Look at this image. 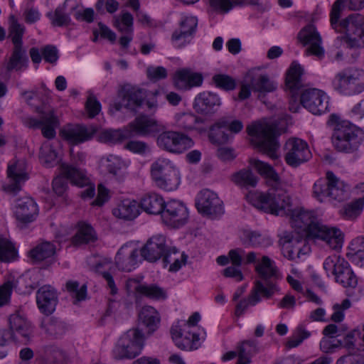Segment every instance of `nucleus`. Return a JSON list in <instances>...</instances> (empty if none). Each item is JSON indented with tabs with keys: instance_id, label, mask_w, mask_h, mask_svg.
Wrapping results in <instances>:
<instances>
[{
	"instance_id": "f257e3e1",
	"label": "nucleus",
	"mask_w": 364,
	"mask_h": 364,
	"mask_svg": "<svg viewBox=\"0 0 364 364\" xmlns=\"http://www.w3.org/2000/svg\"><path fill=\"white\" fill-rule=\"evenodd\" d=\"M291 218L295 225L305 231L306 235L324 241L331 249L342 247L343 236L341 231L335 227H328L320 223L314 213L304 209L291 210Z\"/></svg>"
},
{
	"instance_id": "f03ea898",
	"label": "nucleus",
	"mask_w": 364,
	"mask_h": 364,
	"mask_svg": "<svg viewBox=\"0 0 364 364\" xmlns=\"http://www.w3.org/2000/svg\"><path fill=\"white\" fill-rule=\"evenodd\" d=\"M343 0H336L331 11V24L336 32L343 33V42L350 48H364V16L352 14L339 21Z\"/></svg>"
},
{
	"instance_id": "7ed1b4c3",
	"label": "nucleus",
	"mask_w": 364,
	"mask_h": 364,
	"mask_svg": "<svg viewBox=\"0 0 364 364\" xmlns=\"http://www.w3.org/2000/svg\"><path fill=\"white\" fill-rule=\"evenodd\" d=\"M328 123L335 125L331 141L336 151L353 154L359 149L363 138L355 126L346 121L340 122L339 117L336 114L330 116Z\"/></svg>"
},
{
	"instance_id": "20e7f679",
	"label": "nucleus",
	"mask_w": 364,
	"mask_h": 364,
	"mask_svg": "<svg viewBox=\"0 0 364 364\" xmlns=\"http://www.w3.org/2000/svg\"><path fill=\"white\" fill-rule=\"evenodd\" d=\"M277 127L267 120H259L247 127L251 143L272 159L278 158L279 144L277 139Z\"/></svg>"
},
{
	"instance_id": "39448f33",
	"label": "nucleus",
	"mask_w": 364,
	"mask_h": 364,
	"mask_svg": "<svg viewBox=\"0 0 364 364\" xmlns=\"http://www.w3.org/2000/svg\"><path fill=\"white\" fill-rule=\"evenodd\" d=\"M255 271L260 279L256 280L250 294L253 304L260 301V294L264 298H270L276 290L275 280L278 278V269L274 262L267 256H263L261 262L255 266Z\"/></svg>"
},
{
	"instance_id": "423d86ee",
	"label": "nucleus",
	"mask_w": 364,
	"mask_h": 364,
	"mask_svg": "<svg viewBox=\"0 0 364 364\" xmlns=\"http://www.w3.org/2000/svg\"><path fill=\"white\" fill-rule=\"evenodd\" d=\"M247 198L256 208L267 213L278 215L291 211L290 197L282 189H272L267 193L250 192Z\"/></svg>"
},
{
	"instance_id": "0eeeda50",
	"label": "nucleus",
	"mask_w": 364,
	"mask_h": 364,
	"mask_svg": "<svg viewBox=\"0 0 364 364\" xmlns=\"http://www.w3.org/2000/svg\"><path fill=\"white\" fill-rule=\"evenodd\" d=\"M277 88V84L267 73L259 68H255L246 73L238 97L242 100H246L250 97L252 91L257 92L260 99Z\"/></svg>"
},
{
	"instance_id": "6e6552de",
	"label": "nucleus",
	"mask_w": 364,
	"mask_h": 364,
	"mask_svg": "<svg viewBox=\"0 0 364 364\" xmlns=\"http://www.w3.org/2000/svg\"><path fill=\"white\" fill-rule=\"evenodd\" d=\"M151 173L156 186L166 191L176 190L180 183L179 172L166 159H158L151 166Z\"/></svg>"
},
{
	"instance_id": "1a4fd4ad",
	"label": "nucleus",
	"mask_w": 364,
	"mask_h": 364,
	"mask_svg": "<svg viewBox=\"0 0 364 364\" xmlns=\"http://www.w3.org/2000/svg\"><path fill=\"white\" fill-rule=\"evenodd\" d=\"M144 346V333L138 328L128 330L118 340L113 350L116 359H133L139 355Z\"/></svg>"
},
{
	"instance_id": "9d476101",
	"label": "nucleus",
	"mask_w": 364,
	"mask_h": 364,
	"mask_svg": "<svg viewBox=\"0 0 364 364\" xmlns=\"http://www.w3.org/2000/svg\"><path fill=\"white\" fill-rule=\"evenodd\" d=\"M332 85L343 95L359 94L364 90V70L348 69L339 72L333 80Z\"/></svg>"
},
{
	"instance_id": "9b49d317",
	"label": "nucleus",
	"mask_w": 364,
	"mask_h": 364,
	"mask_svg": "<svg viewBox=\"0 0 364 364\" xmlns=\"http://www.w3.org/2000/svg\"><path fill=\"white\" fill-rule=\"evenodd\" d=\"M140 252L142 257L150 262H156L162 258L164 266L171 263V255L178 253L175 247L167 245L166 237L161 235L149 238Z\"/></svg>"
},
{
	"instance_id": "f8f14e48",
	"label": "nucleus",
	"mask_w": 364,
	"mask_h": 364,
	"mask_svg": "<svg viewBox=\"0 0 364 364\" xmlns=\"http://www.w3.org/2000/svg\"><path fill=\"white\" fill-rule=\"evenodd\" d=\"M156 144L161 149L175 154H182L194 145L193 139L187 134L171 130L160 133L157 136Z\"/></svg>"
},
{
	"instance_id": "ddd939ff",
	"label": "nucleus",
	"mask_w": 364,
	"mask_h": 364,
	"mask_svg": "<svg viewBox=\"0 0 364 364\" xmlns=\"http://www.w3.org/2000/svg\"><path fill=\"white\" fill-rule=\"evenodd\" d=\"M61 176L53 180V190L58 196H62L67 189L66 179L79 187H84L89 183L90 179L85 172L72 165L62 164L60 166Z\"/></svg>"
},
{
	"instance_id": "4468645a",
	"label": "nucleus",
	"mask_w": 364,
	"mask_h": 364,
	"mask_svg": "<svg viewBox=\"0 0 364 364\" xmlns=\"http://www.w3.org/2000/svg\"><path fill=\"white\" fill-rule=\"evenodd\" d=\"M333 267V274L336 282L344 288L354 289L358 284V278L350 268L348 262L339 257H328L324 263L323 268L330 270Z\"/></svg>"
},
{
	"instance_id": "2eb2a0df",
	"label": "nucleus",
	"mask_w": 364,
	"mask_h": 364,
	"mask_svg": "<svg viewBox=\"0 0 364 364\" xmlns=\"http://www.w3.org/2000/svg\"><path fill=\"white\" fill-rule=\"evenodd\" d=\"M303 74V68L296 63H292L287 72L285 84L291 93L289 109L292 112H297L300 109L301 102H298V92L304 86Z\"/></svg>"
},
{
	"instance_id": "dca6fc26",
	"label": "nucleus",
	"mask_w": 364,
	"mask_h": 364,
	"mask_svg": "<svg viewBox=\"0 0 364 364\" xmlns=\"http://www.w3.org/2000/svg\"><path fill=\"white\" fill-rule=\"evenodd\" d=\"M196 206L199 213L211 218H216L224 213L223 201L209 189L202 190L198 194Z\"/></svg>"
},
{
	"instance_id": "f3484780",
	"label": "nucleus",
	"mask_w": 364,
	"mask_h": 364,
	"mask_svg": "<svg viewBox=\"0 0 364 364\" xmlns=\"http://www.w3.org/2000/svg\"><path fill=\"white\" fill-rule=\"evenodd\" d=\"M37 112L41 114L39 119L26 117L23 119V124L28 128H41L42 134L45 138L53 139L56 134L55 128L58 125V120L54 114V112L53 110L43 112L38 109H37Z\"/></svg>"
},
{
	"instance_id": "a211bd4d",
	"label": "nucleus",
	"mask_w": 364,
	"mask_h": 364,
	"mask_svg": "<svg viewBox=\"0 0 364 364\" xmlns=\"http://www.w3.org/2000/svg\"><path fill=\"white\" fill-rule=\"evenodd\" d=\"M285 161L291 167H297L311 157L306 141L298 138L289 139L285 144Z\"/></svg>"
},
{
	"instance_id": "6ab92c4d",
	"label": "nucleus",
	"mask_w": 364,
	"mask_h": 364,
	"mask_svg": "<svg viewBox=\"0 0 364 364\" xmlns=\"http://www.w3.org/2000/svg\"><path fill=\"white\" fill-rule=\"evenodd\" d=\"M188 218V211L183 203L171 200L166 203L161 220L166 225L179 228L185 225Z\"/></svg>"
},
{
	"instance_id": "aec40b11",
	"label": "nucleus",
	"mask_w": 364,
	"mask_h": 364,
	"mask_svg": "<svg viewBox=\"0 0 364 364\" xmlns=\"http://www.w3.org/2000/svg\"><path fill=\"white\" fill-rule=\"evenodd\" d=\"M299 99L301 105L314 114H321L328 109V97L322 90L306 89Z\"/></svg>"
},
{
	"instance_id": "412c9836",
	"label": "nucleus",
	"mask_w": 364,
	"mask_h": 364,
	"mask_svg": "<svg viewBox=\"0 0 364 364\" xmlns=\"http://www.w3.org/2000/svg\"><path fill=\"white\" fill-rule=\"evenodd\" d=\"M9 331L6 335L15 342L26 343L32 333L31 325L27 319L18 313L14 314L9 318Z\"/></svg>"
},
{
	"instance_id": "4be33fe9",
	"label": "nucleus",
	"mask_w": 364,
	"mask_h": 364,
	"mask_svg": "<svg viewBox=\"0 0 364 364\" xmlns=\"http://www.w3.org/2000/svg\"><path fill=\"white\" fill-rule=\"evenodd\" d=\"M97 131V127L92 125L74 124L64 127L60 134L70 144L77 145L91 139Z\"/></svg>"
},
{
	"instance_id": "5701e85b",
	"label": "nucleus",
	"mask_w": 364,
	"mask_h": 364,
	"mask_svg": "<svg viewBox=\"0 0 364 364\" xmlns=\"http://www.w3.org/2000/svg\"><path fill=\"white\" fill-rule=\"evenodd\" d=\"M298 39L304 46H308L306 50L309 55H314L318 58L323 56L324 50L321 46V38L313 25L304 27L298 34Z\"/></svg>"
},
{
	"instance_id": "b1692460",
	"label": "nucleus",
	"mask_w": 364,
	"mask_h": 364,
	"mask_svg": "<svg viewBox=\"0 0 364 364\" xmlns=\"http://www.w3.org/2000/svg\"><path fill=\"white\" fill-rule=\"evenodd\" d=\"M198 20L193 16L184 17L179 23V28L173 31L171 41L177 48H182L189 43L190 38L196 32Z\"/></svg>"
},
{
	"instance_id": "393cba45",
	"label": "nucleus",
	"mask_w": 364,
	"mask_h": 364,
	"mask_svg": "<svg viewBox=\"0 0 364 364\" xmlns=\"http://www.w3.org/2000/svg\"><path fill=\"white\" fill-rule=\"evenodd\" d=\"M58 302V292L50 285H43L36 291V303L41 313L51 314Z\"/></svg>"
},
{
	"instance_id": "a878e982",
	"label": "nucleus",
	"mask_w": 364,
	"mask_h": 364,
	"mask_svg": "<svg viewBox=\"0 0 364 364\" xmlns=\"http://www.w3.org/2000/svg\"><path fill=\"white\" fill-rule=\"evenodd\" d=\"M9 183L4 186L3 189L5 192L16 195L21 190L22 185L28 178L24 165L22 162L17 161L8 166L7 170Z\"/></svg>"
},
{
	"instance_id": "bb28decb",
	"label": "nucleus",
	"mask_w": 364,
	"mask_h": 364,
	"mask_svg": "<svg viewBox=\"0 0 364 364\" xmlns=\"http://www.w3.org/2000/svg\"><path fill=\"white\" fill-rule=\"evenodd\" d=\"M282 245L283 255L290 260L299 257L304 249L308 248L306 245V240L298 233L294 235H287L283 237Z\"/></svg>"
},
{
	"instance_id": "cd10ccee",
	"label": "nucleus",
	"mask_w": 364,
	"mask_h": 364,
	"mask_svg": "<svg viewBox=\"0 0 364 364\" xmlns=\"http://www.w3.org/2000/svg\"><path fill=\"white\" fill-rule=\"evenodd\" d=\"M38 213L36 202L30 197L17 200L15 214L18 220L23 223L33 222Z\"/></svg>"
},
{
	"instance_id": "c85d7f7f",
	"label": "nucleus",
	"mask_w": 364,
	"mask_h": 364,
	"mask_svg": "<svg viewBox=\"0 0 364 364\" xmlns=\"http://www.w3.org/2000/svg\"><path fill=\"white\" fill-rule=\"evenodd\" d=\"M220 105V99L218 95L210 92H203L195 98L194 108L198 113L208 114L215 112Z\"/></svg>"
},
{
	"instance_id": "c756f323",
	"label": "nucleus",
	"mask_w": 364,
	"mask_h": 364,
	"mask_svg": "<svg viewBox=\"0 0 364 364\" xmlns=\"http://www.w3.org/2000/svg\"><path fill=\"white\" fill-rule=\"evenodd\" d=\"M122 92L124 107L132 111H136V108L141 107L146 97V90L136 86L124 85Z\"/></svg>"
},
{
	"instance_id": "7c9ffc66",
	"label": "nucleus",
	"mask_w": 364,
	"mask_h": 364,
	"mask_svg": "<svg viewBox=\"0 0 364 364\" xmlns=\"http://www.w3.org/2000/svg\"><path fill=\"white\" fill-rule=\"evenodd\" d=\"M138 250L130 246H122L117 253L115 263L119 269L124 272L132 271L136 264Z\"/></svg>"
},
{
	"instance_id": "2f4dec72",
	"label": "nucleus",
	"mask_w": 364,
	"mask_h": 364,
	"mask_svg": "<svg viewBox=\"0 0 364 364\" xmlns=\"http://www.w3.org/2000/svg\"><path fill=\"white\" fill-rule=\"evenodd\" d=\"M171 333L176 346L183 350H196L200 346L198 334L188 333L183 336L177 326L171 328Z\"/></svg>"
},
{
	"instance_id": "473e14b6",
	"label": "nucleus",
	"mask_w": 364,
	"mask_h": 364,
	"mask_svg": "<svg viewBox=\"0 0 364 364\" xmlns=\"http://www.w3.org/2000/svg\"><path fill=\"white\" fill-rule=\"evenodd\" d=\"M203 81V75L193 72L191 69H181L175 73V84L178 87L191 89L201 85Z\"/></svg>"
},
{
	"instance_id": "72a5a7b5",
	"label": "nucleus",
	"mask_w": 364,
	"mask_h": 364,
	"mask_svg": "<svg viewBox=\"0 0 364 364\" xmlns=\"http://www.w3.org/2000/svg\"><path fill=\"white\" fill-rule=\"evenodd\" d=\"M128 127V130L132 131V137L134 134L146 136L158 130L156 121L145 115L136 117L129 124Z\"/></svg>"
},
{
	"instance_id": "f704fd0d",
	"label": "nucleus",
	"mask_w": 364,
	"mask_h": 364,
	"mask_svg": "<svg viewBox=\"0 0 364 364\" xmlns=\"http://www.w3.org/2000/svg\"><path fill=\"white\" fill-rule=\"evenodd\" d=\"M97 240V235L94 228L88 223L79 222L77 231L71 239L74 246L79 247L93 243Z\"/></svg>"
},
{
	"instance_id": "c9c22d12",
	"label": "nucleus",
	"mask_w": 364,
	"mask_h": 364,
	"mask_svg": "<svg viewBox=\"0 0 364 364\" xmlns=\"http://www.w3.org/2000/svg\"><path fill=\"white\" fill-rule=\"evenodd\" d=\"M28 58L23 46H14L11 55L6 64L8 72L21 71L28 67Z\"/></svg>"
},
{
	"instance_id": "e433bc0d",
	"label": "nucleus",
	"mask_w": 364,
	"mask_h": 364,
	"mask_svg": "<svg viewBox=\"0 0 364 364\" xmlns=\"http://www.w3.org/2000/svg\"><path fill=\"white\" fill-rule=\"evenodd\" d=\"M139 321L140 324L148 328L149 333H151L158 328L160 323V316L154 307L145 306L139 313Z\"/></svg>"
},
{
	"instance_id": "4c0bfd02",
	"label": "nucleus",
	"mask_w": 364,
	"mask_h": 364,
	"mask_svg": "<svg viewBox=\"0 0 364 364\" xmlns=\"http://www.w3.org/2000/svg\"><path fill=\"white\" fill-rule=\"evenodd\" d=\"M166 203L162 197L156 193L144 196L140 201V207L149 214H162Z\"/></svg>"
},
{
	"instance_id": "58836bf2",
	"label": "nucleus",
	"mask_w": 364,
	"mask_h": 364,
	"mask_svg": "<svg viewBox=\"0 0 364 364\" xmlns=\"http://www.w3.org/2000/svg\"><path fill=\"white\" fill-rule=\"evenodd\" d=\"M326 179L329 181L330 198L338 201L344 200L349 189L348 186L340 181L332 171H327Z\"/></svg>"
},
{
	"instance_id": "ea45409f",
	"label": "nucleus",
	"mask_w": 364,
	"mask_h": 364,
	"mask_svg": "<svg viewBox=\"0 0 364 364\" xmlns=\"http://www.w3.org/2000/svg\"><path fill=\"white\" fill-rule=\"evenodd\" d=\"M112 213L117 218L131 220L139 215V204L136 200L125 199L113 209Z\"/></svg>"
},
{
	"instance_id": "a19ab883",
	"label": "nucleus",
	"mask_w": 364,
	"mask_h": 364,
	"mask_svg": "<svg viewBox=\"0 0 364 364\" xmlns=\"http://www.w3.org/2000/svg\"><path fill=\"white\" fill-rule=\"evenodd\" d=\"M56 251L55 245L50 242H42L30 250L29 256L36 262H41L53 257Z\"/></svg>"
},
{
	"instance_id": "79ce46f5",
	"label": "nucleus",
	"mask_w": 364,
	"mask_h": 364,
	"mask_svg": "<svg viewBox=\"0 0 364 364\" xmlns=\"http://www.w3.org/2000/svg\"><path fill=\"white\" fill-rule=\"evenodd\" d=\"M41 327L44 328L48 336L53 338H60L67 330L65 323L55 317H50L43 321L41 323Z\"/></svg>"
},
{
	"instance_id": "37998d69",
	"label": "nucleus",
	"mask_w": 364,
	"mask_h": 364,
	"mask_svg": "<svg viewBox=\"0 0 364 364\" xmlns=\"http://www.w3.org/2000/svg\"><path fill=\"white\" fill-rule=\"evenodd\" d=\"M259 351L255 341H245L237 347L238 360L237 364H250L251 357Z\"/></svg>"
},
{
	"instance_id": "c03bdc74",
	"label": "nucleus",
	"mask_w": 364,
	"mask_h": 364,
	"mask_svg": "<svg viewBox=\"0 0 364 364\" xmlns=\"http://www.w3.org/2000/svg\"><path fill=\"white\" fill-rule=\"evenodd\" d=\"M132 137V131L128 129L105 130L100 133V140L105 143L117 144Z\"/></svg>"
},
{
	"instance_id": "a18cd8bd",
	"label": "nucleus",
	"mask_w": 364,
	"mask_h": 364,
	"mask_svg": "<svg viewBox=\"0 0 364 364\" xmlns=\"http://www.w3.org/2000/svg\"><path fill=\"white\" fill-rule=\"evenodd\" d=\"M343 346L348 350H364V324L362 331L355 329L345 336Z\"/></svg>"
},
{
	"instance_id": "49530a36",
	"label": "nucleus",
	"mask_w": 364,
	"mask_h": 364,
	"mask_svg": "<svg viewBox=\"0 0 364 364\" xmlns=\"http://www.w3.org/2000/svg\"><path fill=\"white\" fill-rule=\"evenodd\" d=\"M363 208L364 196L344 205L340 213L344 219L353 220L360 215Z\"/></svg>"
},
{
	"instance_id": "de8ad7c7",
	"label": "nucleus",
	"mask_w": 364,
	"mask_h": 364,
	"mask_svg": "<svg viewBox=\"0 0 364 364\" xmlns=\"http://www.w3.org/2000/svg\"><path fill=\"white\" fill-rule=\"evenodd\" d=\"M226 129V124L223 122L222 120L213 125L209 132V139L214 144H225L227 143L230 136L225 130Z\"/></svg>"
},
{
	"instance_id": "09e8293b",
	"label": "nucleus",
	"mask_w": 364,
	"mask_h": 364,
	"mask_svg": "<svg viewBox=\"0 0 364 364\" xmlns=\"http://www.w3.org/2000/svg\"><path fill=\"white\" fill-rule=\"evenodd\" d=\"M232 181L240 186L253 188L257 183V177L250 169H243L232 175Z\"/></svg>"
},
{
	"instance_id": "8fccbe9b",
	"label": "nucleus",
	"mask_w": 364,
	"mask_h": 364,
	"mask_svg": "<svg viewBox=\"0 0 364 364\" xmlns=\"http://www.w3.org/2000/svg\"><path fill=\"white\" fill-rule=\"evenodd\" d=\"M18 257V252L14 244L6 238L0 237V261L11 262Z\"/></svg>"
},
{
	"instance_id": "3c124183",
	"label": "nucleus",
	"mask_w": 364,
	"mask_h": 364,
	"mask_svg": "<svg viewBox=\"0 0 364 364\" xmlns=\"http://www.w3.org/2000/svg\"><path fill=\"white\" fill-rule=\"evenodd\" d=\"M135 291L141 295L153 299H164L166 297L165 291L155 284H138L135 287Z\"/></svg>"
},
{
	"instance_id": "603ef678",
	"label": "nucleus",
	"mask_w": 364,
	"mask_h": 364,
	"mask_svg": "<svg viewBox=\"0 0 364 364\" xmlns=\"http://www.w3.org/2000/svg\"><path fill=\"white\" fill-rule=\"evenodd\" d=\"M39 157L42 164L50 167L57 163L58 152L52 144L45 142L41 147Z\"/></svg>"
},
{
	"instance_id": "864d4df0",
	"label": "nucleus",
	"mask_w": 364,
	"mask_h": 364,
	"mask_svg": "<svg viewBox=\"0 0 364 364\" xmlns=\"http://www.w3.org/2000/svg\"><path fill=\"white\" fill-rule=\"evenodd\" d=\"M24 31L25 27L20 24L14 16H11L10 17L9 37L11 39L14 46H23L22 37Z\"/></svg>"
},
{
	"instance_id": "5fc2aeb1",
	"label": "nucleus",
	"mask_w": 364,
	"mask_h": 364,
	"mask_svg": "<svg viewBox=\"0 0 364 364\" xmlns=\"http://www.w3.org/2000/svg\"><path fill=\"white\" fill-rule=\"evenodd\" d=\"M42 350L45 358L54 363H62L68 359L66 353L55 345L45 346Z\"/></svg>"
},
{
	"instance_id": "6e6d98bb",
	"label": "nucleus",
	"mask_w": 364,
	"mask_h": 364,
	"mask_svg": "<svg viewBox=\"0 0 364 364\" xmlns=\"http://www.w3.org/2000/svg\"><path fill=\"white\" fill-rule=\"evenodd\" d=\"M47 16L53 26H68L71 23L70 16L65 12L63 7L58 6L53 12H48Z\"/></svg>"
},
{
	"instance_id": "4d7b16f0",
	"label": "nucleus",
	"mask_w": 364,
	"mask_h": 364,
	"mask_svg": "<svg viewBox=\"0 0 364 364\" xmlns=\"http://www.w3.org/2000/svg\"><path fill=\"white\" fill-rule=\"evenodd\" d=\"M250 162L252 166L260 175L274 183H277L279 181V176L274 168L268 164L257 159H252Z\"/></svg>"
},
{
	"instance_id": "13d9d810",
	"label": "nucleus",
	"mask_w": 364,
	"mask_h": 364,
	"mask_svg": "<svg viewBox=\"0 0 364 364\" xmlns=\"http://www.w3.org/2000/svg\"><path fill=\"white\" fill-rule=\"evenodd\" d=\"M198 122V117L191 113H181L176 115V125L183 130H191Z\"/></svg>"
},
{
	"instance_id": "bf43d9fd",
	"label": "nucleus",
	"mask_w": 364,
	"mask_h": 364,
	"mask_svg": "<svg viewBox=\"0 0 364 364\" xmlns=\"http://www.w3.org/2000/svg\"><path fill=\"white\" fill-rule=\"evenodd\" d=\"M65 287L70 296L75 299L73 301L74 304L85 299L87 295L86 284H83L79 287V283L77 282L70 280L66 282Z\"/></svg>"
},
{
	"instance_id": "052dcab7",
	"label": "nucleus",
	"mask_w": 364,
	"mask_h": 364,
	"mask_svg": "<svg viewBox=\"0 0 364 364\" xmlns=\"http://www.w3.org/2000/svg\"><path fill=\"white\" fill-rule=\"evenodd\" d=\"M212 80L215 87L225 91L233 90L237 85L236 80L225 74H216L213 75Z\"/></svg>"
},
{
	"instance_id": "680f3d73",
	"label": "nucleus",
	"mask_w": 364,
	"mask_h": 364,
	"mask_svg": "<svg viewBox=\"0 0 364 364\" xmlns=\"http://www.w3.org/2000/svg\"><path fill=\"white\" fill-rule=\"evenodd\" d=\"M329 181L327 179L320 178L316 181L313 187V193L320 202H323L326 198H330Z\"/></svg>"
},
{
	"instance_id": "e2e57ef3",
	"label": "nucleus",
	"mask_w": 364,
	"mask_h": 364,
	"mask_svg": "<svg viewBox=\"0 0 364 364\" xmlns=\"http://www.w3.org/2000/svg\"><path fill=\"white\" fill-rule=\"evenodd\" d=\"M114 26L121 32L131 33L133 31V16L129 12L122 14L121 19L116 18Z\"/></svg>"
},
{
	"instance_id": "0e129e2a",
	"label": "nucleus",
	"mask_w": 364,
	"mask_h": 364,
	"mask_svg": "<svg viewBox=\"0 0 364 364\" xmlns=\"http://www.w3.org/2000/svg\"><path fill=\"white\" fill-rule=\"evenodd\" d=\"M16 286L14 279H9L0 286V307L8 304L12 290Z\"/></svg>"
},
{
	"instance_id": "69168bd1",
	"label": "nucleus",
	"mask_w": 364,
	"mask_h": 364,
	"mask_svg": "<svg viewBox=\"0 0 364 364\" xmlns=\"http://www.w3.org/2000/svg\"><path fill=\"white\" fill-rule=\"evenodd\" d=\"M106 162L107 171L114 176H117L120 172V170L124 166V161L119 157L114 155H109L107 156Z\"/></svg>"
},
{
	"instance_id": "338daca9",
	"label": "nucleus",
	"mask_w": 364,
	"mask_h": 364,
	"mask_svg": "<svg viewBox=\"0 0 364 364\" xmlns=\"http://www.w3.org/2000/svg\"><path fill=\"white\" fill-rule=\"evenodd\" d=\"M95 9L100 14H104L105 10L109 14H113L118 10L119 3L116 0H98Z\"/></svg>"
},
{
	"instance_id": "774afa93",
	"label": "nucleus",
	"mask_w": 364,
	"mask_h": 364,
	"mask_svg": "<svg viewBox=\"0 0 364 364\" xmlns=\"http://www.w3.org/2000/svg\"><path fill=\"white\" fill-rule=\"evenodd\" d=\"M310 336V333L304 327L299 326L296 329V335L291 336L287 343V347L292 348L299 346L302 341Z\"/></svg>"
}]
</instances>
